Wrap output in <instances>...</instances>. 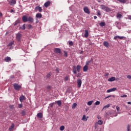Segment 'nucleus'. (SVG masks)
I'll use <instances>...</instances> for the list:
<instances>
[{"label": "nucleus", "mask_w": 131, "mask_h": 131, "mask_svg": "<svg viewBox=\"0 0 131 131\" xmlns=\"http://www.w3.org/2000/svg\"><path fill=\"white\" fill-rule=\"evenodd\" d=\"M13 88L15 91H19L22 89V86L19 85L18 83H14L13 84Z\"/></svg>", "instance_id": "obj_1"}, {"label": "nucleus", "mask_w": 131, "mask_h": 131, "mask_svg": "<svg viewBox=\"0 0 131 131\" xmlns=\"http://www.w3.org/2000/svg\"><path fill=\"white\" fill-rule=\"evenodd\" d=\"M102 10H104V11H105L106 12H111V10L110 9V8H109V7H106V6L102 5L100 6Z\"/></svg>", "instance_id": "obj_2"}, {"label": "nucleus", "mask_w": 131, "mask_h": 131, "mask_svg": "<svg viewBox=\"0 0 131 131\" xmlns=\"http://www.w3.org/2000/svg\"><path fill=\"white\" fill-rule=\"evenodd\" d=\"M16 37L18 41H20V40H21V37H22V34L20 33H18L16 35Z\"/></svg>", "instance_id": "obj_3"}, {"label": "nucleus", "mask_w": 131, "mask_h": 131, "mask_svg": "<svg viewBox=\"0 0 131 131\" xmlns=\"http://www.w3.org/2000/svg\"><path fill=\"white\" fill-rule=\"evenodd\" d=\"M77 83L78 84V88L80 89V88L81 87V84L82 83V81H81V79H78L77 80Z\"/></svg>", "instance_id": "obj_4"}, {"label": "nucleus", "mask_w": 131, "mask_h": 131, "mask_svg": "<svg viewBox=\"0 0 131 131\" xmlns=\"http://www.w3.org/2000/svg\"><path fill=\"white\" fill-rule=\"evenodd\" d=\"M25 100H26V97H25V96H24V95H21L19 97V101H20V102H21V103H22V102H23V101H25Z\"/></svg>", "instance_id": "obj_5"}, {"label": "nucleus", "mask_w": 131, "mask_h": 131, "mask_svg": "<svg viewBox=\"0 0 131 131\" xmlns=\"http://www.w3.org/2000/svg\"><path fill=\"white\" fill-rule=\"evenodd\" d=\"M54 53L55 54H61V49L60 48H55Z\"/></svg>", "instance_id": "obj_6"}, {"label": "nucleus", "mask_w": 131, "mask_h": 131, "mask_svg": "<svg viewBox=\"0 0 131 131\" xmlns=\"http://www.w3.org/2000/svg\"><path fill=\"white\" fill-rule=\"evenodd\" d=\"M117 38H119V39H123V38H125V37H124V36H115L114 37V39H115V40H117Z\"/></svg>", "instance_id": "obj_7"}, {"label": "nucleus", "mask_w": 131, "mask_h": 131, "mask_svg": "<svg viewBox=\"0 0 131 131\" xmlns=\"http://www.w3.org/2000/svg\"><path fill=\"white\" fill-rule=\"evenodd\" d=\"M83 11H84V13H86V14H90V10H89V8H88V7H85L83 8Z\"/></svg>", "instance_id": "obj_8"}, {"label": "nucleus", "mask_w": 131, "mask_h": 131, "mask_svg": "<svg viewBox=\"0 0 131 131\" xmlns=\"http://www.w3.org/2000/svg\"><path fill=\"white\" fill-rule=\"evenodd\" d=\"M117 89L116 88H113L111 89L107 90L106 93H111V92H115Z\"/></svg>", "instance_id": "obj_9"}, {"label": "nucleus", "mask_w": 131, "mask_h": 131, "mask_svg": "<svg viewBox=\"0 0 131 131\" xmlns=\"http://www.w3.org/2000/svg\"><path fill=\"white\" fill-rule=\"evenodd\" d=\"M35 10H38L39 13H41V12H42V8H41L39 6L36 7Z\"/></svg>", "instance_id": "obj_10"}, {"label": "nucleus", "mask_w": 131, "mask_h": 131, "mask_svg": "<svg viewBox=\"0 0 131 131\" xmlns=\"http://www.w3.org/2000/svg\"><path fill=\"white\" fill-rule=\"evenodd\" d=\"M21 18H18L17 20L15 21L14 23H13L14 26H16V25H18L19 23L20 22Z\"/></svg>", "instance_id": "obj_11"}, {"label": "nucleus", "mask_w": 131, "mask_h": 131, "mask_svg": "<svg viewBox=\"0 0 131 131\" xmlns=\"http://www.w3.org/2000/svg\"><path fill=\"white\" fill-rule=\"evenodd\" d=\"M11 60L12 59H11V57L9 56L5 57V58L4 59V61L5 62H11Z\"/></svg>", "instance_id": "obj_12"}, {"label": "nucleus", "mask_w": 131, "mask_h": 131, "mask_svg": "<svg viewBox=\"0 0 131 131\" xmlns=\"http://www.w3.org/2000/svg\"><path fill=\"white\" fill-rule=\"evenodd\" d=\"M103 46H104V47H105L106 48H109V47H110L109 43L106 41H104L103 42Z\"/></svg>", "instance_id": "obj_13"}, {"label": "nucleus", "mask_w": 131, "mask_h": 131, "mask_svg": "<svg viewBox=\"0 0 131 131\" xmlns=\"http://www.w3.org/2000/svg\"><path fill=\"white\" fill-rule=\"evenodd\" d=\"M22 20L24 22H27L28 21V18L26 16H24L22 17Z\"/></svg>", "instance_id": "obj_14"}, {"label": "nucleus", "mask_w": 131, "mask_h": 131, "mask_svg": "<svg viewBox=\"0 0 131 131\" xmlns=\"http://www.w3.org/2000/svg\"><path fill=\"white\" fill-rule=\"evenodd\" d=\"M41 17H42V15H41V13H38L36 15V18H38V19L41 18Z\"/></svg>", "instance_id": "obj_15"}, {"label": "nucleus", "mask_w": 131, "mask_h": 131, "mask_svg": "<svg viewBox=\"0 0 131 131\" xmlns=\"http://www.w3.org/2000/svg\"><path fill=\"white\" fill-rule=\"evenodd\" d=\"M16 0H11L10 1V6H13V5H16Z\"/></svg>", "instance_id": "obj_16"}, {"label": "nucleus", "mask_w": 131, "mask_h": 131, "mask_svg": "<svg viewBox=\"0 0 131 131\" xmlns=\"http://www.w3.org/2000/svg\"><path fill=\"white\" fill-rule=\"evenodd\" d=\"M51 5V2L48 1L45 3L44 6L45 8H48Z\"/></svg>", "instance_id": "obj_17"}, {"label": "nucleus", "mask_w": 131, "mask_h": 131, "mask_svg": "<svg viewBox=\"0 0 131 131\" xmlns=\"http://www.w3.org/2000/svg\"><path fill=\"white\" fill-rule=\"evenodd\" d=\"M73 73L74 74H77V71H76V66H74L73 67Z\"/></svg>", "instance_id": "obj_18"}, {"label": "nucleus", "mask_w": 131, "mask_h": 131, "mask_svg": "<svg viewBox=\"0 0 131 131\" xmlns=\"http://www.w3.org/2000/svg\"><path fill=\"white\" fill-rule=\"evenodd\" d=\"M89 70V67L88 66H84L83 68V72H86Z\"/></svg>", "instance_id": "obj_19"}, {"label": "nucleus", "mask_w": 131, "mask_h": 131, "mask_svg": "<svg viewBox=\"0 0 131 131\" xmlns=\"http://www.w3.org/2000/svg\"><path fill=\"white\" fill-rule=\"evenodd\" d=\"M115 80H116V78L115 77H112L108 79V81L112 82V81H114Z\"/></svg>", "instance_id": "obj_20"}, {"label": "nucleus", "mask_w": 131, "mask_h": 131, "mask_svg": "<svg viewBox=\"0 0 131 131\" xmlns=\"http://www.w3.org/2000/svg\"><path fill=\"white\" fill-rule=\"evenodd\" d=\"M28 21L29 22H31V23H32V22H33V21H34L33 18L31 17V16H29L28 18Z\"/></svg>", "instance_id": "obj_21"}, {"label": "nucleus", "mask_w": 131, "mask_h": 131, "mask_svg": "<svg viewBox=\"0 0 131 131\" xmlns=\"http://www.w3.org/2000/svg\"><path fill=\"white\" fill-rule=\"evenodd\" d=\"M37 117L38 118H42V113H39L37 114Z\"/></svg>", "instance_id": "obj_22"}, {"label": "nucleus", "mask_w": 131, "mask_h": 131, "mask_svg": "<svg viewBox=\"0 0 131 131\" xmlns=\"http://www.w3.org/2000/svg\"><path fill=\"white\" fill-rule=\"evenodd\" d=\"M84 37H88L89 36V31L88 30H85Z\"/></svg>", "instance_id": "obj_23"}, {"label": "nucleus", "mask_w": 131, "mask_h": 131, "mask_svg": "<svg viewBox=\"0 0 131 131\" xmlns=\"http://www.w3.org/2000/svg\"><path fill=\"white\" fill-rule=\"evenodd\" d=\"M14 127H15V124H14V123H12L11 124V126L9 128V130L12 131V129H13V128H14Z\"/></svg>", "instance_id": "obj_24"}, {"label": "nucleus", "mask_w": 131, "mask_h": 131, "mask_svg": "<svg viewBox=\"0 0 131 131\" xmlns=\"http://www.w3.org/2000/svg\"><path fill=\"white\" fill-rule=\"evenodd\" d=\"M99 25L101 26V27H103L106 25V24L104 21H102L100 23H99Z\"/></svg>", "instance_id": "obj_25"}, {"label": "nucleus", "mask_w": 131, "mask_h": 131, "mask_svg": "<svg viewBox=\"0 0 131 131\" xmlns=\"http://www.w3.org/2000/svg\"><path fill=\"white\" fill-rule=\"evenodd\" d=\"M81 68V66H80L79 65L77 66V68H76L77 71L78 72H79L80 71V69Z\"/></svg>", "instance_id": "obj_26"}, {"label": "nucleus", "mask_w": 131, "mask_h": 131, "mask_svg": "<svg viewBox=\"0 0 131 131\" xmlns=\"http://www.w3.org/2000/svg\"><path fill=\"white\" fill-rule=\"evenodd\" d=\"M56 104H57V105L60 106L61 105H62V101H61V100H58L57 101Z\"/></svg>", "instance_id": "obj_27"}, {"label": "nucleus", "mask_w": 131, "mask_h": 131, "mask_svg": "<svg viewBox=\"0 0 131 131\" xmlns=\"http://www.w3.org/2000/svg\"><path fill=\"white\" fill-rule=\"evenodd\" d=\"M32 28H33V27H32V26L30 24H29L27 25V29H32Z\"/></svg>", "instance_id": "obj_28"}, {"label": "nucleus", "mask_w": 131, "mask_h": 131, "mask_svg": "<svg viewBox=\"0 0 131 131\" xmlns=\"http://www.w3.org/2000/svg\"><path fill=\"white\" fill-rule=\"evenodd\" d=\"M14 45V41L10 42L9 43V44L7 45V47H12Z\"/></svg>", "instance_id": "obj_29"}, {"label": "nucleus", "mask_w": 131, "mask_h": 131, "mask_svg": "<svg viewBox=\"0 0 131 131\" xmlns=\"http://www.w3.org/2000/svg\"><path fill=\"white\" fill-rule=\"evenodd\" d=\"M108 98H115V96L114 95H108L107 97H105V99H108Z\"/></svg>", "instance_id": "obj_30"}, {"label": "nucleus", "mask_w": 131, "mask_h": 131, "mask_svg": "<svg viewBox=\"0 0 131 131\" xmlns=\"http://www.w3.org/2000/svg\"><path fill=\"white\" fill-rule=\"evenodd\" d=\"M97 123L99 124V125H102V124H103V121L101 120H99Z\"/></svg>", "instance_id": "obj_31"}, {"label": "nucleus", "mask_w": 131, "mask_h": 131, "mask_svg": "<svg viewBox=\"0 0 131 131\" xmlns=\"http://www.w3.org/2000/svg\"><path fill=\"white\" fill-rule=\"evenodd\" d=\"M77 106V103H73L72 105V108L75 109V107H76Z\"/></svg>", "instance_id": "obj_32"}, {"label": "nucleus", "mask_w": 131, "mask_h": 131, "mask_svg": "<svg viewBox=\"0 0 131 131\" xmlns=\"http://www.w3.org/2000/svg\"><path fill=\"white\" fill-rule=\"evenodd\" d=\"M52 75V73H49L48 74H47V75H46V77L47 78H50V77H51V76Z\"/></svg>", "instance_id": "obj_33"}, {"label": "nucleus", "mask_w": 131, "mask_h": 131, "mask_svg": "<svg viewBox=\"0 0 131 131\" xmlns=\"http://www.w3.org/2000/svg\"><path fill=\"white\" fill-rule=\"evenodd\" d=\"M118 2H120L122 4H125V3L127 1V0H117Z\"/></svg>", "instance_id": "obj_34"}, {"label": "nucleus", "mask_w": 131, "mask_h": 131, "mask_svg": "<svg viewBox=\"0 0 131 131\" xmlns=\"http://www.w3.org/2000/svg\"><path fill=\"white\" fill-rule=\"evenodd\" d=\"M122 17V15L119 13H117V18H119V19H120V18H121Z\"/></svg>", "instance_id": "obj_35"}, {"label": "nucleus", "mask_w": 131, "mask_h": 131, "mask_svg": "<svg viewBox=\"0 0 131 131\" xmlns=\"http://www.w3.org/2000/svg\"><path fill=\"white\" fill-rule=\"evenodd\" d=\"M64 53V57H66V58H67L68 56V54L67 53V51H63Z\"/></svg>", "instance_id": "obj_36"}, {"label": "nucleus", "mask_w": 131, "mask_h": 131, "mask_svg": "<svg viewBox=\"0 0 131 131\" xmlns=\"http://www.w3.org/2000/svg\"><path fill=\"white\" fill-rule=\"evenodd\" d=\"M22 30H25L26 29V25L24 24L22 28H20Z\"/></svg>", "instance_id": "obj_37"}, {"label": "nucleus", "mask_w": 131, "mask_h": 131, "mask_svg": "<svg viewBox=\"0 0 131 131\" xmlns=\"http://www.w3.org/2000/svg\"><path fill=\"white\" fill-rule=\"evenodd\" d=\"M109 107H110V104H108L106 105H105L103 108L102 110H104L105 109V108H109Z\"/></svg>", "instance_id": "obj_38"}, {"label": "nucleus", "mask_w": 131, "mask_h": 131, "mask_svg": "<svg viewBox=\"0 0 131 131\" xmlns=\"http://www.w3.org/2000/svg\"><path fill=\"white\" fill-rule=\"evenodd\" d=\"M60 130L62 131L63 129H65V126H64L63 125L61 126L59 128Z\"/></svg>", "instance_id": "obj_39"}, {"label": "nucleus", "mask_w": 131, "mask_h": 131, "mask_svg": "<svg viewBox=\"0 0 131 131\" xmlns=\"http://www.w3.org/2000/svg\"><path fill=\"white\" fill-rule=\"evenodd\" d=\"M68 79H69V76H66L64 79V81H68Z\"/></svg>", "instance_id": "obj_40"}, {"label": "nucleus", "mask_w": 131, "mask_h": 131, "mask_svg": "<svg viewBox=\"0 0 131 131\" xmlns=\"http://www.w3.org/2000/svg\"><path fill=\"white\" fill-rule=\"evenodd\" d=\"M21 115L23 116H25V115H26V112H25V111H23L21 112Z\"/></svg>", "instance_id": "obj_41"}, {"label": "nucleus", "mask_w": 131, "mask_h": 131, "mask_svg": "<svg viewBox=\"0 0 131 131\" xmlns=\"http://www.w3.org/2000/svg\"><path fill=\"white\" fill-rule=\"evenodd\" d=\"M93 101H89L87 104L89 106H91L93 104Z\"/></svg>", "instance_id": "obj_42"}, {"label": "nucleus", "mask_w": 131, "mask_h": 131, "mask_svg": "<svg viewBox=\"0 0 131 131\" xmlns=\"http://www.w3.org/2000/svg\"><path fill=\"white\" fill-rule=\"evenodd\" d=\"M82 120H85V121H86V120H88V119H86V117H85V115H83V117L82 118Z\"/></svg>", "instance_id": "obj_43"}, {"label": "nucleus", "mask_w": 131, "mask_h": 131, "mask_svg": "<svg viewBox=\"0 0 131 131\" xmlns=\"http://www.w3.org/2000/svg\"><path fill=\"white\" fill-rule=\"evenodd\" d=\"M127 131H130V126H129V124H128L127 125Z\"/></svg>", "instance_id": "obj_44"}, {"label": "nucleus", "mask_w": 131, "mask_h": 131, "mask_svg": "<svg viewBox=\"0 0 131 131\" xmlns=\"http://www.w3.org/2000/svg\"><path fill=\"white\" fill-rule=\"evenodd\" d=\"M69 45L71 46V47H72V46H73V42H72V41H70Z\"/></svg>", "instance_id": "obj_45"}, {"label": "nucleus", "mask_w": 131, "mask_h": 131, "mask_svg": "<svg viewBox=\"0 0 131 131\" xmlns=\"http://www.w3.org/2000/svg\"><path fill=\"white\" fill-rule=\"evenodd\" d=\"M18 107L19 108H22V107H23V104H22V103L19 104L18 105Z\"/></svg>", "instance_id": "obj_46"}, {"label": "nucleus", "mask_w": 131, "mask_h": 131, "mask_svg": "<svg viewBox=\"0 0 131 131\" xmlns=\"http://www.w3.org/2000/svg\"><path fill=\"white\" fill-rule=\"evenodd\" d=\"M54 104H55V102H53V103H52L50 104V106L51 108H53V107H54Z\"/></svg>", "instance_id": "obj_47"}, {"label": "nucleus", "mask_w": 131, "mask_h": 131, "mask_svg": "<svg viewBox=\"0 0 131 131\" xmlns=\"http://www.w3.org/2000/svg\"><path fill=\"white\" fill-rule=\"evenodd\" d=\"M100 101H96V102H95V105H100Z\"/></svg>", "instance_id": "obj_48"}, {"label": "nucleus", "mask_w": 131, "mask_h": 131, "mask_svg": "<svg viewBox=\"0 0 131 131\" xmlns=\"http://www.w3.org/2000/svg\"><path fill=\"white\" fill-rule=\"evenodd\" d=\"M81 76V73H79L77 74V77H80Z\"/></svg>", "instance_id": "obj_49"}, {"label": "nucleus", "mask_w": 131, "mask_h": 131, "mask_svg": "<svg viewBox=\"0 0 131 131\" xmlns=\"http://www.w3.org/2000/svg\"><path fill=\"white\" fill-rule=\"evenodd\" d=\"M9 108L10 109H14V105H9Z\"/></svg>", "instance_id": "obj_50"}, {"label": "nucleus", "mask_w": 131, "mask_h": 131, "mask_svg": "<svg viewBox=\"0 0 131 131\" xmlns=\"http://www.w3.org/2000/svg\"><path fill=\"white\" fill-rule=\"evenodd\" d=\"M120 97H121V98H126V97H127V95H124L121 96Z\"/></svg>", "instance_id": "obj_51"}, {"label": "nucleus", "mask_w": 131, "mask_h": 131, "mask_svg": "<svg viewBox=\"0 0 131 131\" xmlns=\"http://www.w3.org/2000/svg\"><path fill=\"white\" fill-rule=\"evenodd\" d=\"M47 90H51V89H52V86H51L50 85H48L47 87Z\"/></svg>", "instance_id": "obj_52"}, {"label": "nucleus", "mask_w": 131, "mask_h": 131, "mask_svg": "<svg viewBox=\"0 0 131 131\" xmlns=\"http://www.w3.org/2000/svg\"><path fill=\"white\" fill-rule=\"evenodd\" d=\"M55 71L57 72V73H59V68H56Z\"/></svg>", "instance_id": "obj_53"}, {"label": "nucleus", "mask_w": 131, "mask_h": 131, "mask_svg": "<svg viewBox=\"0 0 131 131\" xmlns=\"http://www.w3.org/2000/svg\"><path fill=\"white\" fill-rule=\"evenodd\" d=\"M119 24V23L118 21H116V22H115V25H116L117 27L118 26Z\"/></svg>", "instance_id": "obj_54"}, {"label": "nucleus", "mask_w": 131, "mask_h": 131, "mask_svg": "<svg viewBox=\"0 0 131 131\" xmlns=\"http://www.w3.org/2000/svg\"><path fill=\"white\" fill-rule=\"evenodd\" d=\"M116 109H117L118 112L119 111V110H120V108H119V107L118 106H116Z\"/></svg>", "instance_id": "obj_55"}, {"label": "nucleus", "mask_w": 131, "mask_h": 131, "mask_svg": "<svg viewBox=\"0 0 131 131\" xmlns=\"http://www.w3.org/2000/svg\"><path fill=\"white\" fill-rule=\"evenodd\" d=\"M127 78H128V79H131V76L130 75L127 76Z\"/></svg>", "instance_id": "obj_56"}, {"label": "nucleus", "mask_w": 131, "mask_h": 131, "mask_svg": "<svg viewBox=\"0 0 131 131\" xmlns=\"http://www.w3.org/2000/svg\"><path fill=\"white\" fill-rule=\"evenodd\" d=\"M97 14H98V16H101V12H100V11H99L97 12Z\"/></svg>", "instance_id": "obj_57"}, {"label": "nucleus", "mask_w": 131, "mask_h": 131, "mask_svg": "<svg viewBox=\"0 0 131 131\" xmlns=\"http://www.w3.org/2000/svg\"><path fill=\"white\" fill-rule=\"evenodd\" d=\"M10 13H15V11L13 9H11L10 11Z\"/></svg>", "instance_id": "obj_58"}, {"label": "nucleus", "mask_w": 131, "mask_h": 131, "mask_svg": "<svg viewBox=\"0 0 131 131\" xmlns=\"http://www.w3.org/2000/svg\"><path fill=\"white\" fill-rule=\"evenodd\" d=\"M90 63H91V61H87V62H86V65H89V64H90Z\"/></svg>", "instance_id": "obj_59"}, {"label": "nucleus", "mask_w": 131, "mask_h": 131, "mask_svg": "<svg viewBox=\"0 0 131 131\" xmlns=\"http://www.w3.org/2000/svg\"><path fill=\"white\" fill-rule=\"evenodd\" d=\"M128 19H129V20H131V15H129L128 16Z\"/></svg>", "instance_id": "obj_60"}, {"label": "nucleus", "mask_w": 131, "mask_h": 131, "mask_svg": "<svg viewBox=\"0 0 131 131\" xmlns=\"http://www.w3.org/2000/svg\"><path fill=\"white\" fill-rule=\"evenodd\" d=\"M0 17H3V13L0 12Z\"/></svg>", "instance_id": "obj_61"}, {"label": "nucleus", "mask_w": 131, "mask_h": 131, "mask_svg": "<svg viewBox=\"0 0 131 131\" xmlns=\"http://www.w3.org/2000/svg\"><path fill=\"white\" fill-rule=\"evenodd\" d=\"M93 58H91L89 61H90V63H91V62H93Z\"/></svg>", "instance_id": "obj_62"}, {"label": "nucleus", "mask_w": 131, "mask_h": 131, "mask_svg": "<svg viewBox=\"0 0 131 131\" xmlns=\"http://www.w3.org/2000/svg\"><path fill=\"white\" fill-rule=\"evenodd\" d=\"M97 16H94V18L95 19H97Z\"/></svg>", "instance_id": "obj_63"}, {"label": "nucleus", "mask_w": 131, "mask_h": 131, "mask_svg": "<svg viewBox=\"0 0 131 131\" xmlns=\"http://www.w3.org/2000/svg\"><path fill=\"white\" fill-rule=\"evenodd\" d=\"M127 104H131V102H127Z\"/></svg>", "instance_id": "obj_64"}]
</instances>
